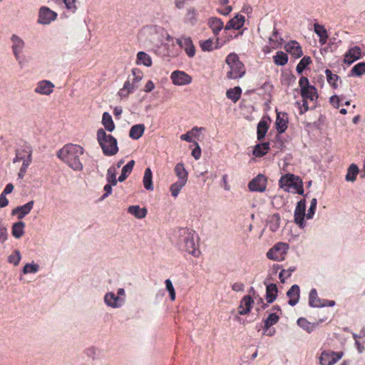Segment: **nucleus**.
Segmentation results:
<instances>
[{"label":"nucleus","instance_id":"1","mask_svg":"<svg viewBox=\"0 0 365 365\" xmlns=\"http://www.w3.org/2000/svg\"><path fill=\"white\" fill-rule=\"evenodd\" d=\"M84 153V149L82 146L68 143L65 145L58 152V157L64 161L71 168L74 170L80 171L83 170V164L80 160Z\"/></svg>","mask_w":365,"mask_h":365},{"label":"nucleus","instance_id":"2","mask_svg":"<svg viewBox=\"0 0 365 365\" xmlns=\"http://www.w3.org/2000/svg\"><path fill=\"white\" fill-rule=\"evenodd\" d=\"M97 140L106 155H114L118 152L117 140L104 129L100 128L96 133Z\"/></svg>","mask_w":365,"mask_h":365},{"label":"nucleus","instance_id":"3","mask_svg":"<svg viewBox=\"0 0 365 365\" xmlns=\"http://www.w3.org/2000/svg\"><path fill=\"white\" fill-rule=\"evenodd\" d=\"M280 187L287 192H295L300 195L304 192L302 182L296 175L292 174H286L283 175L280 180Z\"/></svg>","mask_w":365,"mask_h":365},{"label":"nucleus","instance_id":"4","mask_svg":"<svg viewBox=\"0 0 365 365\" xmlns=\"http://www.w3.org/2000/svg\"><path fill=\"white\" fill-rule=\"evenodd\" d=\"M226 61L230 68V71L228 72L229 78L236 79L242 76L245 73L244 66L235 53H230Z\"/></svg>","mask_w":365,"mask_h":365},{"label":"nucleus","instance_id":"5","mask_svg":"<svg viewBox=\"0 0 365 365\" xmlns=\"http://www.w3.org/2000/svg\"><path fill=\"white\" fill-rule=\"evenodd\" d=\"M31 148L29 146L21 147L16 151V155L14 159V163H16L18 162H22V166L20 169V173H19V177L20 178H23L24 173H25L31 162Z\"/></svg>","mask_w":365,"mask_h":365},{"label":"nucleus","instance_id":"6","mask_svg":"<svg viewBox=\"0 0 365 365\" xmlns=\"http://www.w3.org/2000/svg\"><path fill=\"white\" fill-rule=\"evenodd\" d=\"M299 86L301 94L304 99H309L312 101L317 98L316 88L309 85V81L305 77H302L299 80Z\"/></svg>","mask_w":365,"mask_h":365},{"label":"nucleus","instance_id":"7","mask_svg":"<svg viewBox=\"0 0 365 365\" xmlns=\"http://www.w3.org/2000/svg\"><path fill=\"white\" fill-rule=\"evenodd\" d=\"M288 245L285 243H278L267 252V257L273 260L281 261L284 259Z\"/></svg>","mask_w":365,"mask_h":365},{"label":"nucleus","instance_id":"8","mask_svg":"<svg viewBox=\"0 0 365 365\" xmlns=\"http://www.w3.org/2000/svg\"><path fill=\"white\" fill-rule=\"evenodd\" d=\"M343 356L342 352L324 351L320 356V364L322 365H333Z\"/></svg>","mask_w":365,"mask_h":365},{"label":"nucleus","instance_id":"9","mask_svg":"<svg viewBox=\"0 0 365 365\" xmlns=\"http://www.w3.org/2000/svg\"><path fill=\"white\" fill-rule=\"evenodd\" d=\"M305 201L301 200L297 203L294 211V221L301 227H304L303 220L304 217L307 218V213H305Z\"/></svg>","mask_w":365,"mask_h":365},{"label":"nucleus","instance_id":"10","mask_svg":"<svg viewBox=\"0 0 365 365\" xmlns=\"http://www.w3.org/2000/svg\"><path fill=\"white\" fill-rule=\"evenodd\" d=\"M266 178L262 175H257L249 184V187L251 191L254 192H263L266 189Z\"/></svg>","mask_w":365,"mask_h":365},{"label":"nucleus","instance_id":"11","mask_svg":"<svg viewBox=\"0 0 365 365\" xmlns=\"http://www.w3.org/2000/svg\"><path fill=\"white\" fill-rule=\"evenodd\" d=\"M56 17V14L47 7H42L39 11V22L47 24L53 21Z\"/></svg>","mask_w":365,"mask_h":365},{"label":"nucleus","instance_id":"12","mask_svg":"<svg viewBox=\"0 0 365 365\" xmlns=\"http://www.w3.org/2000/svg\"><path fill=\"white\" fill-rule=\"evenodd\" d=\"M173 82L177 86H184L191 82V77L182 71H175L171 76Z\"/></svg>","mask_w":365,"mask_h":365},{"label":"nucleus","instance_id":"13","mask_svg":"<svg viewBox=\"0 0 365 365\" xmlns=\"http://www.w3.org/2000/svg\"><path fill=\"white\" fill-rule=\"evenodd\" d=\"M54 85L48 81H41L38 83L35 91L41 95H50L53 91Z\"/></svg>","mask_w":365,"mask_h":365},{"label":"nucleus","instance_id":"14","mask_svg":"<svg viewBox=\"0 0 365 365\" xmlns=\"http://www.w3.org/2000/svg\"><path fill=\"white\" fill-rule=\"evenodd\" d=\"M284 48L287 52L289 53L294 58H300L303 53L301 46L297 41H290L287 43Z\"/></svg>","mask_w":365,"mask_h":365},{"label":"nucleus","instance_id":"15","mask_svg":"<svg viewBox=\"0 0 365 365\" xmlns=\"http://www.w3.org/2000/svg\"><path fill=\"white\" fill-rule=\"evenodd\" d=\"M178 43L181 48H183L187 54L192 57L195 55V47L190 38H182L177 40Z\"/></svg>","mask_w":365,"mask_h":365},{"label":"nucleus","instance_id":"16","mask_svg":"<svg viewBox=\"0 0 365 365\" xmlns=\"http://www.w3.org/2000/svg\"><path fill=\"white\" fill-rule=\"evenodd\" d=\"M361 56V49L354 46L349 50L345 54L344 61L346 63L351 64L355 61L358 60Z\"/></svg>","mask_w":365,"mask_h":365},{"label":"nucleus","instance_id":"17","mask_svg":"<svg viewBox=\"0 0 365 365\" xmlns=\"http://www.w3.org/2000/svg\"><path fill=\"white\" fill-rule=\"evenodd\" d=\"M271 123V119L268 117H264L257 125V138L259 140L262 139L267 131L269 124Z\"/></svg>","mask_w":365,"mask_h":365},{"label":"nucleus","instance_id":"18","mask_svg":"<svg viewBox=\"0 0 365 365\" xmlns=\"http://www.w3.org/2000/svg\"><path fill=\"white\" fill-rule=\"evenodd\" d=\"M187 247L190 249V253L195 257H198L200 252L198 249V239L194 235H191L186 241Z\"/></svg>","mask_w":365,"mask_h":365},{"label":"nucleus","instance_id":"19","mask_svg":"<svg viewBox=\"0 0 365 365\" xmlns=\"http://www.w3.org/2000/svg\"><path fill=\"white\" fill-rule=\"evenodd\" d=\"M288 118L284 113H278L276 120L277 129L279 133H282L285 131L287 128Z\"/></svg>","mask_w":365,"mask_h":365},{"label":"nucleus","instance_id":"20","mask_svg":"<svg viewBox=\"0 0 365 365\" xmlns=\"http://www.w3.org/2000/svg\"><path fill=\"white\" fill-rule=\"evenodd\" d=\"M245 23V17L242 15H236L226 25V29H240Z\"/></svg>","mask_w":365,"mask_h":365},{"label":"nucleus","instance_id":"21","mask_svg":"<svg viewBox=\"0 0 365 365\" xmlns=\"http://www.w3.org/2000/svg\"><path fill=\"white\" fill-rule=\"evenodd\" d=\"M101 123L105 130L108 132L111 133L115 128V125L112 119V117L108 112H104L103 113Z\"/></svg>","mask_w":365,"mask_h":365},{"label":"nucleus","instance_id":"22","mask_svg":"<svg viewBox=\"0 0 365 365\" xmlns=\"http://www.w3.org/2000/svg\"><path fill=\"white\" fill-rule=\"evenodd\" d=\"M253 302V299H252L251 297H244L239 307V313L240 314H246L249 313Z\"/></svg>","mask_w":365,"mask_h":365},{"label":"nucleus","instance_id":"23","mask_svg":"<svg viewBox=\"0 0 365 365\" xmlns=\"http://www.w3.org/2000/svg\"><path fill=\"white\" fill-rule=\"evenodd\" d=\"M34 202L31 201L23 206L19 207L12 211L13 215H18V218L21 219L32 209Z\"/></svg>","mask_w":365,"mask_h":365},{"label":"nucleus","instance_id":"24","mask_svg":"<svg viewBox=\"0 0 365 365\" xmlns=\"http://www.w3.org/2000/svg\"><path fill=\"white\" fill-rule=\"evenodd\" d=\"M287 296L289 297V304L291 306L295 305L299 299V288L297 285H294L287 292Z\"/></svg>","mask_w":365,"mask_h":365},{"label":"nucleus","instance_id":"25","mask_svg":"<svg viewBox=\"0 0 365 365\" xmlns=\"http://www.w3.org/2000/svg\"><path fill=\"white\" fill-rule=\"evenodd\" d=\"M314 31L319 37V41L321 44L324 45L327 43L328 38L327 31L322 25H319L318 24H315L314 26Z\"/></svg>","mask_w":365,"mask_h":365},{"label":"nucleus","instance_id":"26","mask_svg":"<svg viewBox=\"0 0 365 365\" xmlns=\"http://www.w3.org/2000/svg\"><path fill=\"white\" fill-rule=\"evenodd\" d=\"M269 150V145L267 143L257 145L253 151L252 154L257 158H260L267 153Z\"/></svg>","mask_w":365,"mask_h":365},{"label":"nucleus","instance_id":"27","mask_svg":"<svg viewBox=\"0 0 365 365\" xmlns=\"http://www.w3.org/2000/svg\"><path fill=\"white\" fill-rule=\"evenodd\" d=\"M137 64H142L149 67L152 65V59L146 53L140 51L137 54Z\"/></svg>","mask_w":365,"mask_h":365},{"label":"nucleus","instance_id":"28","mask_svg":"<svg viewBox=\"0 0 365 365\" xmlns=\"http://www.w3.org/2000/svg\"><path fill=\"white\" fill-rule=\"evenodd\" d=\"M145 127L142 124L133 125L130 130V137L133 139H139L143 134Z\"/></svg>","mask_w":365,"mask_h":365},{"label":"nucleus","instance_id":"29","mask_svg":"<svg viewBox=\"0 0 365 365\" xmlns=\"http://www.w3.org/2000/svg\"><path fill=\"white\" fill-rule=\"evenodd\" d=\"M128 212L137 218H143L147 214V210L145 207H140L138 205L128 207Z\"/></svg>","mask_w":365,"mask_h":365},{"label":"nucleus","instance_id":"30","mask_svg":"<svg viewBox=\"0 0 365 365\" xmlns=\"http://www.w3.org/2000/svg\"><path fill=\"white\" fill-rule=\"evenodd\" d=\"M277 295V288L274 284H270L267 287L266 299L268 303H272L274 301Z\"/></svg>","mask_w":365,"mask_h":365},{"label":"nucleus","instance_id":"31","mask_svg":"<svg viewBox=\"0 0 365 365\" xmlns=\"http://www.w3.org/2000/svg\"><path fill=\"white\" fill-rule=\"evenodd\" d=\"M143 185L146 190H152L153 187V174L150 168H146L143 176Z\"/></svg>","mask_w":365,"mask_h":365},{"label":"nucleus","instance_id":"32","mask_svg":"<svg viewBox=\"0 0 365 365\" xmlns=\"http://www.w3.org/2000/svg\"><path fill=\"white\" fill-rule=\"evenodd\" d=\"M176 175L179 178V180L187 182V172L185 170L182 163H178L175 168Z\"/></svg>","mask_w":365,"mask_h":365},{"label":"nucleus","instance_id":"33","mask_svg":"<svg viewBox=\"0 0 365 365\" xmlns=\"http://www.w3.org/2000/svg\"><path fill=\"white\" fill-rule=\"evenodd\" d=\"M12 41L14 42L13 48H14V55L17 59H19V58H20L19 52L24 46V42L19 37H18L16 36H14L12 37Z\"/></svg>","mask_w":365,"mask_h":365},{"label":"nucleus","instance_id":"34","mask_svg":"<svg viewBox=\"0 0 365 365\" xmlns=\"http://www.w3.org/2000/svg\"><path fill=\"white\" fill-rule=\"evenodd\" d=\"M310 305L313 307H323L326 304H322L320 299H319L317 291L315 289L312 290L309 297Z\"/></svg>","mask_w":365,"mask_h":365},{"label":"nucleus","instance_id":"35","mask_svg":"<svg viewBox=\"0 0 365 365\" xmlns=\"http://www.w3.org/2000/svg\"><path fill=\"white\" fill-rule=\"evenodd\" d=\"M119 298L115 297L112 292L108 293L105 296V302L110 307H117L119 304Z\"/></svg>","mask_w":365,"mask_h":365},{"label":"nucleus","instance_id":"36","mask_svg":"<svg viewBox=\"0 0 365 365\" xmlns=\"http://www.w3.org/2000/svg\"><path fill=\"white\" fill-rule=\"evenodd\" d=\"M273 58L274 63L278 66H284L288 61L287 55L282 51H278Z\"/></svg>","mask_w":365,"mask_h":365},{"label":"nucleus","instance_id":"37","mask_svg":"<svg viewBox=\"0 0 365 365\" xmlns=\"http://www.w3.org/2000/svg\"><path fill=\"white\" fill-rule=\"evenodd\" d=\"M267 227L272 230L275 231L279 227V217L278 215L271 216L267 221Z\"/></svg>","mask_w":365,"mask_h":365},{"label":"nucleus","instance_id":"38","mask_svg":"<svg viewBox=\"0 0 365 365\" xmlns=\"http://www.w3.org/2000/svg\"><path fill=\"white\" fill-rule=\"evenodd\" d=\"M242 90L240 87H235L227 91V97L232 101L236 102L240 97Z\"/></svg>","mask_w":365,"mask_h":365},{"label":"nucleus","instance_id":"39","mask_svg":"<svg viewBox=\"0 0 365 365\" xmlns=\"http://www.w3.org/2000/svg\"><path fill=\"white\" fill-rule=\"evenodd\" d=\"M134 164V160H130L127 165H125L123 168L121 175L118 178V180L120 182H123L125 180L127 173H130L132 171Z\"/></svg>","mask_w":365,"mask_h":365},{"label":"nucleus","instance_id":"40","mask_svg":"<svg viewBox=\"0 0 365 365\" xmlns=\"http://www.w3.org/2000/svg\"><path fill=\"white\" fill-rule=\"evenodd\" d=\"M358 173H359L358 167L354 164L351 165L348 169V172L346 175V180L347 181L355 180Z\"/></svg>","mask_w":365,"mask_h":365},{"label":"nucleus","instance_id":"41","mask_svg":"<svg viewBox=\"0 0 365 365\" xmlns=\"http://www.w3.org/2000/svg\"><path fill=\"white\" fill-rule=\"evenodd\" d=\"M24 224L23 222H19L15 223L12 227L13 235L16 238L20 237L24 234Z\"/></svg>","mask_w":365,"mask_h":365},{"label":"nucleus","instance_id":"42","mask_svg":"<svg viewBox=\"0 0 365 365\" xmlns=\"http://www.w3.org/2000/svg\"><path fill=\"white\" fill-rule=\"evenodd\" d=\"M116 173H117V169L115 167H110L108 170L107 180L108 182L111 183L113 185H115L117 183Z\"/></svg>","mask_w":365,"mask_h":365},{"label":"nucleus","instance_id":"43","mask_svg":"<svg viewBox=\"0 0 365 365\" xmlns=\"http://www.w3.org/2000/svg\"><path fill=\"white\" fill-rule=\"evenodd\" d=\"M186 184L185 182L178 180V182L173 183L170 187V190L173 197H177L179 194L180 190L182 188V187Z\"/></svg>","mask_w":365,"mask_h":365},{"label":"nucleus","instance_id":"44","mask_svg":"<svg viewBox=\"0 0 365 365\" xmlns=\"http://www.w3.org/2000/svg\"><path fill=\"white\" fill-rule=\"evenodd\" d=\"M209 24L215 33L218 32L223 27V23L218 19H211L209 21Z\"/></svg>","mask_w":365,"mask_h":365},{"label":"nucleus","instance_id":"45","mask_svg":"<svg viewBox=\"0 0 365 365\" xmlns=\"http://www.w3.org/2000/svg\"><path fill=\"white\" fill-rule=\"evenodd\" d=\"M312 61L310 57L305 56L304 57L300 62L297 66V71L299 73H302V71L307 68L308 65L311 63Z\"/></svg>","mask_w":365,"mask_h":365},{"label":"nucleus","instance_id":"46","mask_svg":"<svg viewBox=\"0 0 365 365\" xmlns=\"http://www.w3.org/2000/svg\"><path fill=\"white\" fill-rule=\"evenodd\" d=\"M351 73L355 76H361L365 73V63H359L354 66L351 70Z\"/></svg>","mask_w":365,"mask_h":365},{"label":"nucleus","instance_id":"47","mask_svg":"<svg viewBox=\"0 0 365 365\" xmlns=\"http://www.w3.org/2000/svg\"><path fill=\"white\" fill-rule=\"evenodd\" d=\"M279 319V317L276 314H270L268 317L265 320V327L267 329H268L269 327H270L272 325L274 324L275 323L277 322Z\"/></svg>","mask_w":365,"mask_h":365},{"label":"nucleus","instance_id":"48","mask_svg":"<svg viewBox=\"0 0 365 365\" xmlns=\"http://www.w3.org/2000/svg\"><path fill=\"white\" fill-rule=\"evenodd\" d=\"M38 269V265L36 263L26 264L24 269L23 272L24 274L35 273Z\"/></svg>","mask_w":365,"mask_h":365},{"label":"nucleus","instance_id":"49","mask_svg":"<svg viewBox=\"0 0 365 365\" xmlns=\"http://www.w3.org/2000/svg\"><path fill=\"white\" fill-rule=\"evenodd\" d=\"M165 282L166 285V289L170 294V299L171 300L174 301L175 299V291L173 285V283L170 279H166Z\"/></svg>","mask_w":365,"mask_h":365},{"label":"nucleus","instance_id":"50","mask_svg":"<svg viewBox=\"0 0 365 365\" xmlns=\"http://www.w3.org/2000/svg\"><path fill=\"white\" fill-rule=\"evenodd\" d=\"M325 73H326L327 80L329 81V82L330 83H331V85L333 86L334 88H336L337 85L336 83V81L338 77L336 75L332 74L331 71H329V70H326Z\"/></svg>","mask_w":365,"mask_h":365},{"label":"nucleus","instance_id":"51","mask_svg":"<svg viewBox=\"0 0 365 365\" xmlns=\"http://www.w3.org/2000/svg\"><path fill=\"white\" fill-rule=\"evenodd\" d=\"M297 323L300 327L307 330L308 331H310L312 329V326H311V324L304 318L299 319Z\"/></svg>","mask_w":365,"mask_h":365},{"label":"nucleus","instance_id":"52","mask_svg":"<svg viewBox=\"0 0 365 365\" xmlns=\"http://www.w3.org/2000/svg\"><path fill=\"white\" fill-rule=\"evenodd\" d=\"M316 207H317V200L315 198H314V199H312V200L311 202L310 207H309L308 212H307V219H310L312 217V216L314 214V210L316 209Z\"/></svg>","mask_w":365,"mask_h":365},{"label":"nucleus","instance_id":"53","mask_svg":"<svg viewBox=\"0 0 365 365\" xmlns=\"http://www.w3.org/2000/svg\"><path fill=\"white\" fill-rule=\"evenodd\" d=\"M292 271V269L282 270L279 274V278L281 279V282H284L285 279L291 275Z\"/></svg>","mask_w":365,"mask_h":365},{"label":"nucleus","instance_id":"54","mask_svg":"<svg viewBox=\"0 0 365 365\" xmlns=\"http://www.w3.org/2000/svg\"><path fill=\"white\" fill-rule=\"evenodd\" d=\"M201 47L204 51H210L212 49V42L210 40H206L201 43Z\"/></svg>","mask_w":365,"mask_h":365},{"label":"nucleus","instance_id":"55","mask_svg":"<svg viewBox=\"0 0 365 365\" xmlns=\"http://www.w3.org/2000/svg\"><path fill=\"white\" fill-rule=\"evenodd\" d=\"M340 98L337 96H333L330 98V102L332 104V106L335 108H339V103H340Z\"/></svg>","mask_w":365,"mask_h":365},{"label":"nucleus","instance_id":"56","mask_svg":"<svg viewBox=\"0 0 365 365\" xmlns=\"http://www.w3.org/2000/svg\"><path fill=\"white\" fill-rule=\"evenodd\" d=\"M20 259H21V255L19 252H16L15 253V255L11 256L9 257V261L11 262L14 263L15 264H17L19 262Z\"/></svg>","mask_w":365,"mask_h":365},{"label":"nucleus","instance_id":"57","mask_svg":"<svg viewBox=\"0 0 365 365\" xmlns=\"http://www.w3.org/2000/svg\"><path fill=\"white\" fill-rule=\"evenodd\" d=\"M196 148L192 151V155L195 159H198L201 154L200 148L197 143H195Z\"/></svg>","mask_w":365,"mask_h":365},{"label":"nucleus","instance_id":"58","mask_svg":"<svg viewBox=\"0 0 365 365\" xmlns=\"http://www.w3.org/2000/svg\"><path fill=\"white\" fill-rule=\"evenodd\" d=\"M155 88V84L152 81H149L146 83L145 86V91L147 93L151 92Z\"/></svg>","mask_w":365,"mask_h":365},{"label":"nucleus","instance_id":"59","mask_svg":"<svg viewBox=\"0 0 365 365\" xmlns=\"http://www.w3.org/2000/svg\"><path fill=\"white\" fill-rule=\"evenodd\" d=\"M112 186H113L111 183L108 182V184L106 185L104 187V190L106 192V194L103 196V198L106 197L109 194L112 192Z\"/></svg>","mask_w":365,"mask_h":365},{"label":"nucleus","instance_id":"60","mask_svg":"<svg viewBox=\"0 0 365 365\" xmlns=\"http://www.w3.org/2000/svg\"><path fill=\"white\" fill-rule=\"evenodd\" d=\"M307 100H308V99H304V100H303V104H302V106H300V107H299V110H300V113H304V112L307 111V110H308V109H309V106H308V104H307Z\"/></svg>","mask_w":365,"mask_h":365},{"label":"nucleus","instance_id":"61","mask_svg":"<svg viewBox=\"0 0 365 365\" xmlns=\"http://www.w3.org/2000/svg\"><path fill=\"white\" fill-rule=\"evenodd\" d=\"M133 85L128 81L125 82L123 86V90H126L128 93L131 92L133 90Z\"/></svg>","mask_w":365,"mask_h":365},{"label":"nucleus","instance_id":"62","mask_svg":"<svg viewBox=\"0 0 365 365\" xmlns=\"http://www.w3.org/2000/svg\"><path fill=\"white\" fill-rule=\"evenodd\" d=\"M200 130H201L200 128H195L192 129L189 132V133L192 136V138H196L199 135Z\"/></svg>","mask_w":365,"mask_h":365},{"label":"nucleus","instance_id":"63","mask_svg":"<svg viewBox=\"0 0 365 365\" xmlns=\"http://www.w3.org/2000/svg\"><path fill=\"white\" fill-rule=\"evenodd\" d=\"M8 202H9L8 200L6 199L5 195L4 194H1V195L0 197V207H5L6 205H8Z\"/></svg>","mask_w":365,"mask_h":365},{"label":"nucleus","instance_id":"64","mask_svg":"<svg viewBox=\"0 0 365 365\" xmlns=\"http://www.w3.org/2000/svg\"><path fill=\"white\" fill-rule=\"evenodd\" d=\"M180 138L183 140H185V141H188V142H192V136L190 135L189 132H187V133L184 134V135H182L180 136Z\"/></svg>","mask_w":365,"mask_h":365}]
</instances>
